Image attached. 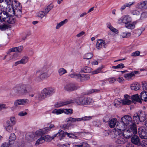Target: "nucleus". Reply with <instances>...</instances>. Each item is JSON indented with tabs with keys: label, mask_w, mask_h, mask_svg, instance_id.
Masks as SVG:
<instances>
[{
	"label": "nucleus",
	"mask_w": 147,
	"mask_h": 147,
	"mask_svg": "<svg viewBox=\"0 0 147 147\" xmlns=\"http://www.w3.org/2000/svg\"><path fill=\"white\" fill-rule=\"evenodd\" d=\"M72 100L74 101L73 103H76L79 105H89L92 104L94 102L91 98L84 97H78L76 100Z\"/></svg>",
	"instance_id": "obj_1"
},
{
	"label": "nucleus",
	"mask_w": 147,
	"mask_h": 147,
	"mask_svg": "<svg viewBox=\"0 0 147 147\" xmlns=\"http://www.w3.org/2000/svg\"><path fill=\"white\" fill-rule=\"evenodd\" d=\"M0 22L13 24L15 22V20L13 17L9 16L6 12L3 11L0 16Z\"/></svg>",
	"instance_id": "obj_2"
},
{
	"label": "nucleus",
	"mask_w": 147,
	"mask_h": 147,
	"mask_svg": "<svg viewBox=\"0 0 147 147\" xmlns=\"http://www.w3.org/2000/svg\"><path fill=\"white\" fill-rule=\"evenodd\" d=\"M42 72L39 76L36 77L35 80L36 81L43 80L47 79L49 76V75L48 74V69L46 66H43L41 68Z\"/></svg>",
	"instance_id": "obj_3"
},
{
	"label": "nucleus",
	"mask_w": 147,
	"mask_h": 147,
	"mask_svg": "<svg viewBox=\"0 0 147 147\" xmlns=\"http://www.w3.org/2000/svg\"><path fill=\"white\" fill-rule=\"evenodd\" d=\"M55 92V90L54 88L48 87L44 88L42 90L39 98H45L52 96Z\"/></svg>",
	"instance_id": "obj_4"
},
{
	"label": "nucleus",
	"mask_w": 147,
	"mask_h": 147,
	"mask_svg": "<svg viewBox=\"0 0 147 147\" xmlns=\"http://www.w3.org/2000/svg\"><path fill=\"white\" fill-rule=\"evenodd\" d=\"M92 119L91 116H84L81 118H73L69 117L66 119L65 121L71 122V123H75L82 121H88Z\"/></svg>",
	"instance_id": "obj_5"
},
{
	"label": "nucleus",
	"mask_w": 147,
	"mask_h": 147,
	"mask_svg": "<svg viewBox=\"0 0 147 147\" xmlns=\"http://www.w3.org/2000/svg\"><path fill=\"white\" fill-rule=\"evenodd\" d=\"M127 129L126 136L125 137L126 138H130L133 134L135 135L137 133L136 125L134 123L129 125Z\"/></svg>",
	"instance_id": "obj_6"
},
{
	"label": "nucleus",
	"mask_w": 147,
	"mask_h": 147,
	"mask_svg": "<svg viewBox=\"0 0 147 147\" xmlns=\"http://www.w3.org/2000/svg\"><path fill=\"white\" fill-rule=\"evenodd\" d=\"M52 113L57 115L63 113L66 115H71L73 113V109H56L53 111Z\"/></svg>",
	"instance_id": "obj_7"
},
{
	"label": "nucleus",
	"mask_w": 147,
	"mask_h": 147,
	"mask_svg": "<svg viewBox=\"0 0 147 147\" xmlns=\"http://www.w3.org/2000/svg\"><path fill=\"white\" fill-rule=\"evenodd\" d=\"M132 21L131 17L129 15H126L122 16L118 20V24L123 23L126 24L130 23Z\"/></svg>",
	"instance_id": "obj_8"
},
{
	"label": "nucleus",
	"mask_w": 147,
	"mask_h": 147,
	"mask_svg": "<svg viewBox=\"0 0 147 147\" xmlns=\"http://www.w3.org/2000/svg\"><path fill=\"white\" fill-rule=\"evenodd\" d=\"M17 7H18V9L15 8V9L12 8L11 9V11L10 12L11 15L15 16L18 18H20L21 17L22 14V11L21 10V7L20 6V3H18Z\"/></svg>",
	"instance_id": "obj_9"
},
{
	"label": "nucleus",
	"mask_w": 147,
	"mask_h": 147,
	"mask_svg": "<svg viewBox=\"0 0 147 147\" xmlns=\"http://www.w3.org/2000/svg\"><path fill=\"white\" fill-rule=\"evenodd\" d=\"M138 132L140 138L142 139H147V129L143 127L138 128Z\"/></svg>",
	"instance_id": "obj_10"
},
{
	"label": "nucleus",
	"mask_w": 147,
	"mask_h": 147,
	"mask_svg": "<svg viewBox=\"0 0 147 147\" xmlns=\"http://www.w3.org/2000/svg\"><path fill=\"white\" fill-rule=\"evenodd\" d=\"M107 43L105 40L102 39H98L97 40L96 45V49L98 50H100L103 48H105L107 45Z\"/></svg>",
	"instance_id": "obj_11"
},
{
	"label": "nucleus",
	"mask_w": 147,
	"mask_h": 147,
	"mask_svg": "<svg viewBox=\"0 0 147 147\" xmlns=\"http://www.w3.org/2000/svg\"><path fill=\"white\" fill-rule=\"evenodd\" d=\"M29 103V100L26 98L18 99L14 101V105L17 106L20 105H26Z\"/></svg>",
	"instance_id": "obj_12"
},
{
	"label": "nucleus",
	"mask_w": 147,
	"mask_h": 147,
	"mask_svg": "<svg viewBox=\"0 0 147 147\" xmlns=\"http://www.w3.org/2000/svg\"><path fill=\"white\" fill-rule=\"evenodd\" d=\"M19 57L18 54L16 53L12 55H5L3 58V59H7L6 60L7 61H13L19 59Z\"/></svg>",
	"instance_id": "obj_13"
},
{
	"label": "nucleus",
	"mask_w": 147,
	"mask_h": 147,
	"mask_svg": "<svg viewBox=\"0 0 147 147\" xmlns=\"http://www.w3.org/2000/svg\"><path fill=\"white\" fill-rule=\"evenodd\" d=\"M121 120L128 127L132 124L133 122H132L131 117L128 115H125L121 118Z\"/></svg>",
	"instance_id": "obj_14"
},
{
	"label": "nucleus",
	"mask_w": 147,
	"mask_h": 147,
	"mask_svg": "<svg viewBox=\"0 0 147 147\" xmlns=\"http://www.w3.org/2000/svg\"><path fill=\"white\" fill-rule=\"evenodd\" d=\"M78 87L74 84L72 83H68L66 84L64 86L65 90L71 91L76 90Z\"/></svg>",
	"instance_id": "obj_15"
},
{
	"label": "nucleus",
	"mask_w": 147,
	"mask_h": 147,
	"mask_svg": "<svg viewBox=\"0 0 147 147\" xmlns=\"http://www.w3.org/2000/svg\"><path fill=\"white\" fill-rule=\"evenodd\" d=\"M72 133H68L67 132H64L61 130H59L58 132L57 133L56 135H58L59 137V138L60 140L64 138L66 135L69 138H72Z\"/></svg>",
	"instance_id": "obj_16"
},
{
	"label": "nucleus",
	"mask_w": 147,
	"mask_h": 147,
	"mask_svg": "<svg viewBox=\"0 0 147 147\" xmlns=\"http://www.w3.org/2000/svg\"><path fill=\"white\" fill-rule=\"evenodd\" d=\"M29 59V58L27 56H24L20 60L15 62L14 65L16 66L20 64H25L28 62Z\"/></svg>",
	"instance_id": "obj_17"
},
{
	"label": "nucleus",
	"mask_w": 147,
	"mask_h": 147,
	"mask_svg": "<svg viewBox=\"0 0 147 147\" xmlns=\"http://www.w3.org/2000/svg\"><path fill=\"white\" fill-rule=\"evenodd\" d=\"M113 132L114 134L113 138L114 139L118 138L119 137H120L121 136H123L125 135L123 133V131L118 129V127L114 129Z\"/></svg>",
	"instance_id": "obj_18"
},
{
	"label": "nucleus",
	"mask_w": 147,
	"mask_h": 147,
	"mask_svg": "<svg viewBox=\"0 0 147 147\" xmlns=\"http://www.w3.org/2000/svg\"><path fill=\"white\" fill-rule=\"evenodd\" d=\"M74 102V101L72 100H64L58 102L55 104V106L56 107H59L63 106L73 103Z\"/></svg>",
	"instance_id": "obj_19"
},
{
	"label": "nucleus",
	"mask_w": 147,
	"mask_h": 147,
	"mask_svg": "<svg viewBox=\"0 0 147 147\" xmlns=\"http://www.w3.org/2000/svg\"><path fill=\"white\" fill-rule=\"evenodd\" d=\"M126 136V135L123 136L119 137L118 138H115V142L118 144H123L126 142V139L128 138L125 137Z\"/></svg>",
	"instance_id": "obj_20"
},
{
	"label": "nucleus",
	"mask_w": 147,
	"mask_h": 147,
	"mask_svg": "<svg viewBox=\"0 0 147 147\" xmlns=\"http://www.w3.org/2000/svg\"><path fill=\"white\" fill-rule=\"evenodd\" d=\"M23 86L22 84L16 85L13 87V92L16 95H19L21 90Z\"/></svg>",
	"instance_id": "obj_21"
},
{
	"label": "nucleus",
	"mask_w": 147,
	"mask_h": 147,
	"mask_svg": "<svg viewBox=\"0 0 147 147\" xmlns=\"http://www.w3.org/2000/svg\"><path fill=\"white\" fill-rule=\"evenodd\" d=\"M23 49L22 46H20L18 47H15L10 49L8 51L7 53H9L11 52H17L18 53H21Z\"/></svg>",
	"instance_id": "obj_22"
},
{
	"label": "nucleus",
	"mask_w": 147,
	"mask_h": 147,
	"mask_svg": "<svg viewBox=\"0 0 147 147\" xmlns=\"http://www.w3.org/2000/svg\"><path fill=\"white\" fill-rule=\"evenodd\" d=\"M119 122L117 121L116 118H113L109 121V125L110 127L112 128H113L116 126L117 128V125H118Z\"/></svg>",
	"instance_id": "obj_23"
},
{
	"label": "nucleus",
	"mask_w": 147,
	"mask_h": 147,
	"mask_svg": "<svg viewBox=\"0 0 147 147\" xmlns=\"http://www.w3.org/2000/svg\"><path fill=\"white\" fill-rule=\"evenodd\" d=\"M138 115L140 118V122H143L146 119V113L144 111H139L138 112Z\"/></svg>",
	"instance_id": "obj_24"
},
{
	"label": "nucleus",
	"mask_w": 147,
	"mask_h": 147,
	"mask_svg": "<svg viewBox=\"0 0 147 147\" xmlns=\"http://www.w3.org/2000/svg\"><path fill=\"white\" fill-rule=\"evenodd\" d=\"M125 98L122 100H121V103L124 105H129L131 103V101L130 100V96L127 95H124Z\"/></svg>",
	"instance_id": "obj_25"
},
{
	"label": "nucleus",
	"mask_w": 147,
	"mask_h": 147,
	"mask_svg": "<svg viewBox=\"0 0 147 147\" xmlns=\"http://www.w3.org/2000/svg\"><path fill=\"white\" fill-rule=\"evenodd\" d=\"M136 8L140 9L147 8V1H144L138 3L136 5Z\"/></svg>",
	"instance_id": "obj_26"
},
{
	"label": "nucleus",
	"mask_w": 147,
	"mask_h": 147,
	"mask_svg": "<svg viewBox=\"0 0 147 147\" xmlns=\"http://www.w3.org/2000/svg\"><path fill=\"white\" fill-rule=\"evenodd\" d=\"M131 141V142L134 144L138 145L140 144V142L139 137L135 135L132 137Z\"/></svg>",
	"instance_id": "obj_27"
},
{
	"label": "nucleus",
	"mask_w": 147,
	"mask_h": 147,
	"mask_svg": "<svg viewBox=\"0 0 147 147\" xmlns=\"http://www.w3.org/2000/svg\"><path fill=\"white\" fill-rule=\"evenodd\" d=\"M117 127L118 129L123 131L127 129L128 127L124 122L122 121L120 123L119 122L118 125H117Z\"/></svg>",
	"instance_id": "obj_28"
},
{
	"label": "nucleus",
	"mask_w": 147,
	"mask_h": 147,
	"mask_svg": "<svg viewBox=\"0 0 147 147\" xmlns=\"http://www.w3.org/2000/svg\"><path fill=\"white\" fill-rule=\"evenodd\" d=\"M135 75L133 72L130 73L125 74L124 75V77L126 80L130 81L132 80L134 78V77Z\"/></svg>",
	"instance_id": "obj_29"
},
{
	"label": "nucleus",
	"mask_w": 147,
	"mask_h": 147,
	"mask_svg": "<svg viewBox=\"0 0 147 147\" xmlns=\"http://www.w3.org/2000/svg\"><path fill=\"white\" fill-rule=\"evenodd\" d=\"M78 76V79H80L81 81L88 80L90 78L89 75L86 74H79V75Z\"/></svg>",
	"instance_id": "obj_30"
},
{
	"label": "nucleus",
	"mask_w": 147,
	"mask_h": 147,
	"mask_svg": "<svg viewBox=\"0 0 147 147\" xmlns=\"http://www.w3.org/2000/svg\"><path fill=\"white\" fill-rule=\"evenodd\" d=\"M130 87L132 90L136 91L140 89V86L138 83L134 82L131 84Z\"/></svg>",
	"instance_id": "obj_31"
},
{
	"label": "nucleus",
	"mask_w": 147,
	"mask_h": 147,
	"mask_svg": "<svg viewBox=\"0 0 147 147\" xmlns=\"http://www.w3.org/2000/svg\"><path fill=\"white\" fill-rule=\"evenodd\" d=\"M13 125H11L10 122L7 121L6 122L5 128L6 131L9 132H11L13 130Z\"/></svg>",
	"instance_id": "obj_32"
},
{
	"label": "nucleus",
	"mask_w": 147,
	"mask_h": 147,
	"mask_svg": "<svg viewBox=\"0 0 147 147\" xmlns=\"http://www.w3.org/2000/svg\"><path fill=\"white\" fill-rule=\"evenodd\" d=\"M57 134L54 135L52 137H51L49 135H46L45 136H42L44 138V140L45 141L50 142L56 136H59L58 135H56Z\"/></svg>",
	"instance_id": "obj_33"
},
{
	"label": "nucleus",
	"mask_w": 147,
	"mask_h": 147,
	"mask_svg": "<svg viewBox=\"0 0 147 147\" xmlns=\"http://www.w3.org/2000/svg\"><path fill=\"white\" fill-rule=\"evenodd\" d=\"M45 142L44 138L42 136H41L36 141L34 145L38 146L40 144H42Z\"/></svg>",
	"instance_id": "obj_34"
},
{
	"label": "nucleus",
	"mask_w": 147,
	"mask_h": 147,
	"mask_svg": "<svg viewBox=\"0 0 147 147\" xmlns=\"http://www.w3.org/2000/svg\"><path fill=\"white\" fill-rule=\"evenodd\" d=\"M47 132L45 128L40 129L36 131L35 132L37 136H41L44 134H47Z\"/></svg>",
	"instance_id": "obj_35"
},
{
	"label": "nucleus",
	"mask_w": 147,
	"mask_h": 147,
	"mask_svg": "<svg viewBox=\"0 0 147 147\" xmlns=\"http://www.w3.org/2000/svg\"><path fill=\"white\" fill-rule=\"evenodd\" d=\"M16 137L14 134H11L9 138V143L11 144L14 142V141L16 140Z\"/></svg>",
	"instance_id": "obj_36"
},
{
	"label": "nucleus",
	"mask_w": 147,
	"mask_h": 147,
	"mask_svg": "<svg viewBox=\"0 0 147 147\" xmlns=\"http://www.w3.org/2000/svg\"><path fill=\"white\" fill-rule=\"evenodd\" d=\"M131 98L133 100L136 101L140 103H142L141 99L139 97L138 94L132 95L131 96Z\"/></svg>",
	"instance_id": "obj_37"
},
{
	"label": "nucleus",
	"mask_w": 147,
	"mask_h": 147,
	"mask_svg": "<svg viewBox=\"0 0 147 147\" xmlns=\"http://www.w3.org/2000/svg\"><path fill=\"white\" fill-rule=\"evenodd\" d=\"M107 27L112 32L115 33L116 34L118 33V30L114 28L110 23H108L107 24Z\"/></svg>",
	"instance_id": "obj_38"
},
{
	"label": "nucleus",
	"mask_w": 147,
	"mask_h": 147,
	"mask_svg": "<svg viewBox=\"0 0 147 147\" xmlns=\"http://www.w3.org/2000/svg\"><path fill=\"white\" fill-rule=\"evenodd\" d=\"M136 24V22H134L131 24H129L125 25V27L128 29H133L135 28V25Z\"/></svg>",
	"instance_id": "obj_39"
},
{
	"label": "nucleus",
	"mask_w": 147,
	"mask_h": 147,
	"mask_svg": "<svg viewBox=\"0 0 147 147\" xmlns=\"http://www.w3.org/2000/svg\"><path fill=\"white\" fill-rule=\"evenodd\" d=\"M133 120L134 123H138L139 121H140V118L138 115V112L135 114L133 117Z\"/></svg>",
	"instance_id": "obj_40"
},
{
	"label": "nucleus",
	"mask_w": 147,
	"mask_h": 147,
	"mask_svg": "<svg viewBox=\"0 0 147 147\" xmlns=\"http://www.w3.org/2000/svg\"><path fill=\"white\" fill-rule=\"evenodd\" d=\"M68 22V20L67 19H65L64 20L61 21L59 23H57L56 26V28L58 29L61 26L64 25L66 23Z\"/></svg>",
	"instance_id": "obj_41"
},
{
	"label": "nucleus",
	"mask_w": 147,
	"mask_h": 147,
	"mask_svg": "<svg viewBox=\"0 0 147 147\" xmlns=\"http://www.w3.org/2000/svg\"><path fill=\"white\" fill-rule=\"evenodd\" d=\"M93 56L92 53H88L85 54L83 57V58L85 59H89L92 58Z\"/></svg>",
	"instance_id": "obj_42"
},
{
	"label": "nucleus",
	"mask_w": 147,
	"mask_h": 147,
	"mask_svg": "<svg viewBox=\"0 0 147 147\" xmlns=\"http://www.w3.org/2000/svg\"><path fill=\"white\" fill-rule=\"evenodd\" d=\"M58 72L59 75L62 76L67 73L66 70L63 68H61L59 69Z\"/></svg>",
	"instance_id": "obj_43"
},
{
	"label": "nucleus",
	"mask_w": 147,
	"mask_h": 147,
	"mask_svg": "<svg viewBox=\"0 0 147 147\" xmlns=\"http://www.w3.org/2000/svg\"><path fill=\"white\" fill-rule=\"evenodd\" d=\"M100 90L96 89H92L89 90L87 93V94H90L93 93H96L99 92Z\"/></svg>",
	"instance_id": "obj_44"
},
{
	"label": "nucleus",
	"mask_w": 147,
	"mask_h": 147,
	"mask_svg": "<svg viewBox=\"0 0 147 147\" xmlns=\"http://www.w3.org/2000/svg\"><path fill=\"white\" fill-rule=\"evenodd\" d=\"M46 15L45 11H40L37 13L36 16L38 17H40L41 18H43Z\"/></svg>",
	"instance_id": "obj_45"
},
{
	"label": "nucleus",
	"mask_w": 147,
	"mask_h": 147,
	"mask_svg": "<svg viewBox=\"0 0 147 147\" xmlns=\"http://www.w3.org/2000/svg\"><path fill=\"white\" fill-rule=\"evenodd\" d=\"M140 99L141 101L144 99L147 96V92L146 91H143L140 94Z\"/></svg>",
	"instance_id": "obj_46"
},
{
	"label": "nucleus",
	"mask_w": 147,
	"mask_h": 147,
	"mask_svg": "<svg viewBox=\"0 0 147 147\" xmlns=\"http://www.w3.org/2000/svg\"><path fill=\"white\" fill-rule=\"evenodd\" d=\"M10 120L12 125H14L16 124L17 122V120L15 117L12 116L10 118Z\"/></svg>",
	"instance_id": "obj_47"
},
{
	"label": "nucleus",
	"mask_w": 147,
	"mask_h": 147,
	"mask_svg": "<svg viewBox=\"0 0 147 147\" xmlns=\"http://www.w3.org/2000/svg\"><path fill=\"white\" fill-rule=\"evenodd\" d=\"M131 35V33L130 32H122L121 33V36L123 38L128 37Z\"/></svg>",
	"instance_id": "obj_48"
},
{
	"label": "nucleus",
	"mask_w": 147,
	"mask_h": 147,
	"mask_svg": "<svg viewBox=\"0 0 147 147\" xmlns=\"http://www.w3.org/2000/svg\"><path fill=\"white\" fill-rule=\"evenodd\" d=\"M28 92L24 87L21 89L19 95H25Z\"/></svg>",
	"instance_id": "obj_49"
},
{
	"label": "nucleus",
	"mask_w": 147,
	"mask_h": 147,
	"mask_svg": "<svg viewBox=\"0 0 147 147\" xmlns=\"http://www.w3.org/2000/svg\"><path fill=\"white\" fill-rule=\"evenodd\" d=\"M54 127L55 126L54 125L51 124L50 125L49 127H46L44 128L47 133L48 132L51 131V129L53 128H54Z\"/></svg>",
	"instance_id": "obj_50"
},
{
	"label": "nucleus",
	"mask_w": 147,
	"mask_h": 147,
	"mask_svg": "<svg viewBox=\"0 0 147 147\" xmlns=\"http://www.w3.org/2000/svg\"><path fill=\"white\" fill-rule=\"evenodd\" d=\"M53 7L51 5H49L45 9V13H47L49 12V11L53 8Z\"/></svg>",
	"instance_id": "obj_51"
},
{
	"label": "nucleus",
	"mask_w": 147,
	"mask_h": 147,
	"mask_svg": "<svg viewBox=\"0 0 147 147\" xmlns=\"http://www.w3.org/2000/svg\"><path fill=\"white\" fill-rule=\"evenodd\" d=\"M91 69L88 67H85L83 69V71L85 73H89L90 72Z\"/></svg>",
	"instance_id": "obj_52"
},
{
	"label": "nucleus",
	"mask_w": 147,
	"mask_h": 147,
	"mask_svg": "<svg viewBox=\"0 0 147 147\" xmlns=\"http://www.w3.org/2000/svg\"><path fill=\"white\" fill-rule=\"evenodd\" d=\"M121 103V102L118 101L117 100H115L114 102V105L116 107H118L119 106Z\"/></svg>",
	"instance_id": "obj_53"
},
{
	"label": "nucleus",
	"mask_w": 147,
	"mask_h": 147,
	"mask_svg": "<svg viewBox=\"0 0 147 147\" xmlns=\"http://www.w3.org/2000/svg\"><path fill=\"white\" fill-rule=\"evenodd\" d=\"M131 13L133 15H139L140 14V12L138 11L135 9L131 11Z\"/></svg>",
	"instance_id": "obj_54"
},
{
	"label": "nucleus",
	"mask_w": 147,
	"mask_h": 147,
	"mask_svg": "<svg viewBox=\"0 0 147 147\" xmlns=\"http://www.w3.org/2000/svg\"><path fill=\"white\" fill-rule=\"evenodd\" d=\"M103 68L102 67H100L98 68L97 69L94 71L92 72V74H97L99 73L101 69Z\"/></svg>",
	"instance_id": "obj_55"
},
{
	"label": "nucleus",
	"mask_w": 147,
	"mask_h": 147,
	"mask_svg": "<svg viewBox=\"0 0 147 147\" xmlns=\"http://www.w3.org/2000/svg\"><path fill=\"white\" fill-rule=\"evenodd\" d=\"M23 86V87H24V88L27 90V91L28 92L31 89V87L30 85H22Z\"/></svg>",
	"instance_id": "obj_56"
},
{
	"label": "nucleus",
	"mask_w": 147,
	"mask_h": 147,
	"mask_svg": "<svg viewBox=\"0 0 147 147\" xmlns=\"http://www.w3.org/2000/svg\"><path fill=\"white\" fill-rule=\"evenodd\" d=\"M140 54V52L138 51H136L131 53V56L133 57H136L139 56Z\"/></svg>",
	"instance_id": "obj_57"
},
{
	"label": "nucleus",
	"mask_w": 147,
	"mask_h": 147,
	"mask_svg": "<svg viewBox=\"0 0 147 147\" xmlns=\"http://www.w3.org/2000/svg\"><path fill=\"white\" fill-rule=\"evenodd\" d=\"M116 80L118 82L121 84L123 83L124 81V78L122 77H119Z\"/></svg>",
	"instance_id": "obj_58"
},
{
	"label": "nucleus",
	"mask_w": 147,
	"mask_h": 147,
	"mask_svg": "<svg viewBox=\"0 0 147 147\" xmlns=\"http://www.w3.org/2000/svg\"><path fill=\"white\" fill-rule=\"evenodd\" d=\"M7 26L3 24L0 26V29L2 31H4L7 28Z\"/></svg>",
	"instance_id": "obj_59"
},
{
	"label": "nucleus",
	"mask_w": 147,
	"mask_h": 147,
	"mask_svg": "<svg viewBox=\"0 0 147 147\" xmlns=\"http://www.w3.org/2000/svg\"><path fill=\"white\" fill-rule=\"evenodd\" d=\"M108 81L111 84L114 83L116 80V79L114 77H111L109 78Z\"/></svg>",
	"instance_id": "obj_60"
},
{
	"label": "nucleus",
	"mask_w": 147,
	"mask_h": 147,
	"mask_svg": "<svg viewBox=\"0 0 147 147\" xmlns=\"http://www.w3.org/2000/svg\"><path fill=\"white\" fill-rule=\"evenodd\" d=\"M27 114V113L24 111H22L20 112L18 114V115L20 117H22L26 115Z\"/></svg>",
	"instance_id": "obj_61"
},
{
	"label": "nucleus",
	"mask_w": 147,
	"mask_h": 147,
	"mask_svg": "<svg viewBox=\"0 0 147 147\" xmlns=\"http://www.w3.org/2000/svg\"><path fill=\"white\" fill-rule=\"evenodd\" d=\"M142 87L144 90H147V83L146 82H144L142 84Z\"/></svg>",
	"instance_id": "obj_62"
},
{
	"label": "nucleus",
	"mask_w": 147,
	"mask_h": 147,
	"mask_svg": "<svg viewBox=\"0 0 147 147\" xmlns=\"http://www.w3.org/2000/svg\"><path fill=\"white\" fill-rule=\"evenodd\" d=\"M82 147H90V146L86 142H82V145H80Z\"/></svg>",
	"instance_id": "obj_63"
},
{
	"label": "nucleus",
	"mask_w": 147,
	"mask_h": 147,
	"mask_svg": "<svg viewBox=\"0 0 147 147\" xmlns=\"http://www.w3.org/2000/svg\"><path fill=\"white\" fill-rule=\"evenodd\" d=\"M143 147H147V139H145L142 141Z\"/></svg>",
	"instance_id": "obj_64"
}]
</instances>
